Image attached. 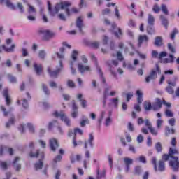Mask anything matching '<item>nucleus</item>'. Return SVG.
<instances>
[{"label": "nucleus", "mask_w": 179, "mask_h": 179, "mask_svg": "<svg viewBox=\"0 0 179 179\" xmlns=\"http://www.w3.org/2000/svg\"><path fill=\"white\" fill-rule=\"evenodd\" d=\"M165 115H166V117H169L170 118H173V117H174V113L169 109H167L165 111Z\"/></svg>", "instance_id": "obj_46"}, {"label": "nucleus", "mask_w": 179, "mask_h": 179, "mask_svg": "<svg viewBox=\"0 0 179 179\" xmlns=\"http://www.w3.org/2000/svg\"><path fill=\"white\" fill-rule=\"evenodd\" d=\"M53 115L57 118H58V117H60L62 121H64L68 127L71 126V120L68 117H66L64 112H60L59 113L57 111H55V113H53Z\"/></svg>", "instance_id": "obj_5"}, {"label": "nucleus", "mask_w": 179, "mask_h": 179, "mask_svg": "<svg viewBox=\"0 0 179 179\" xmlns=\"http://www.w3.org/2000/svg\"><path fill=\"white\" fill-rule=\"evenodd\" d=\"M8 78L10 83H16V82H17L16 77L10 75V74H8Z\"/></svg>", "instance_id": "obj_45"}, {"label": "nucleus", "mask_w": 179, "mask_h": 179, "mask_svg": "<svg viewBox=\"0 0 179 179\" xmlns=\"http://www.w3.org/2000/svg\"><path fill=\"white\" fill-rule=\"evenodd\" d=\"M78 71L80 72V73H85V72H89L90 71V66H83L82 63L78 64Z\"/></svg>", "instance_id": "obj_17"}, {"label": "nucleus", "mask_w": 179, "mask_h": 179, "mask_svg": "<svg viewBox=\"0 0 179 179\" xmlns=\"http://www.w3.org/2000/svg\"><path fill=\"white\" fill-rule=\"evenodd\" d=\"M6 1V6L8 8H10V9H12L13 10H15L16 9V7L15 6V5H13V3H12L10 2V0H5ZM4 0H0V3H3Z\"/></svg>", "instance_id": "obj_25"}, {"label": "nucleus", "mask_w": 179, "mask_h": 179, "mask_svg": "<svg viewBox=\"0 0 179 179\" xmlns=\"http://www.w3.org/2000/svg\"><path fill=\"white\" fill-rule=\"evenodd\" d=\"M71 104H72V110L73 111L71 113V117H73V118H76V117H78V106L76 105V101H75V100H73L71 101Z\"/></svg>", "instance_id": "obj_16"}, {"label": "nucleus", "mask_w": 179, "mask_h": 179, "mask_svg": "<svg viewBox=\"0 0 179 179\" xmlns=\"http://www.w3.org/2000/svg\"><path fill=\"white\" fill-rule=\"evenodd\" d=\"M107 93H108V88H106L103 92V106H106V100L107 99Z\"/></svg>", "instance_id": "obj_47"}, {"label": "nucleus", "mask_w": 179, "mask_h": 179, "mask_svg": "<svg viewBox=\"0 0 179 179\" xmlns=\"http://www.w3.org/2000/svg\"><path fill=\"white\" fill-rule=\"evenodd\" d=\"M136 95H137V101L138 104H142V101H143V94L141 90L136 91Z\"/></svg>", "instance_id": "obj_26"}, {"label": "nucleus", "mask_w": 179, "mask_h": 179, "mask_svg": "<svg viewBox=\"0 0 179 179\" xmlns=\"http://www.w3.org/2000/svg\"><path fill=\"white\" fill-rule=\"evenodd\" d=\"M165 134L166 135V136H169V135H174V134H176V130H174V129H171L169 127H166L165 129Z\"/></svg>", "instance_id": "obj_29"}, {"label": "nucleus", "mask_w": 179, "mask_h": 179, "mask_svg": "<svg viewBox=\"0 0 179 179\" xmlns=\"http://www.w3.org/2000/svg\"><path fill=\"white\" fill-rule=\"evenodd\" d=\"M93 141H94V137L92 134H90V138L88 141H85L84 144L85 149H87V148H93Z\"/></svg>", "instance_id": "obj_11"}, {"label": "nucleus", "mask_w": 179, "mask_h": 179, "mask_svg": "<svg viewBox=\"0 0 179 179\" xmlns=\"http://www.w3.org/2000/svg\"><path fill=\"white\" fill-rule=\"evenodd\" d=\"M3 96L5 97L6 104V106H10L12 103V99H10V96H9V91L8 89H4L3 91Z\"/></svg>", "instance_id": "obj_10"}, {"label": "nucleus", "mask_w": 179, "mask_h": 179, "mask_svg": "<svg viewBox=\"0 0 179 179\" xmlns=\"http://www.w3.org/2000/svg\"><path fill=\"white\" fill-rule=\"evenodd\" d=\"M15 124V117H11L8 122L6 124V127L9 128L10 125H13Z\"/></svg>", "instance_id": "obj_40"}, {"label": "nucleus", "mask_w": 179, "mask_h": 179, "mask_svg": "<svg viewBox=\"0 0 179 179\" xmlns=\"http://www.w3.org/2000/svg\"><path fill=\"white\" fill-rule=\"evenodd\" d=\"M178 80V77L176 76H173V81H171L170 80H169L167 81V84L169 85L166 87V90L167 92V93H169V94H173L174 93V88H173V87H176L177 83L176 82H177Z\"/></svg>", "instance_id": "obj_3"}, {"label": "nucleus", "mask_w": 179, "mask_h": 179, "mask_svg": "<svg viewBox=\"0 0 179 179\" xmlns=\"http://www.w3.org/2000/svg\"><path fill=\"white\" fill-rule=\"evenodd\" d=\"M64 66L62 65V60L59 61V68L57 67L56 70L52 71L51 67L48 68V73L51 78H57L58 74L62 71Z\"/></svg>", "instance_id": "obj_4"}, {"label": "nucleus", "mask_w": 179, "mask_h": 179, "mask_svg": "<svg viewBox=\"0 0 179 179\" xmlns=\"http://www.w3.org/2000/svg\"><path fill=\"white\" fill-rule=\"evenodd\" d=\"M49 146L52 152H55L58 148H59V143H58V140L55 138H50L49 140Z\"/></svg>", "instance_id": "obj_7"}, {"label": "nucleus", "mask_w": 179, "mask_h": 179, "mask_svg": "<svg viewBox=\"0 0 179 179\" xmlns=\"http://www.w3.org/2000/svg\"><path fill=\"white\" fill-rule=\"evenodd\" d=\"M4 152H8L10 156L13 155V149L12 148H8L5 145H1L0 147V156H2Z\"/></svg>", "instance_id": "obj_12"}, {"label": "nucleus", "mask_w": 179, "mask_h": 179, "mask_svg": "<svg viewBox=\"0 0 179 179\" xmlns=\"http://www.w3.org/2000/svg\"><path fill=\"white\" fill-rule=\"evenodd\" d=\"M39 33L43 34V40L45 41H48V40L52 38V37L55 36V33L52 32L50 30H41L39 31Z\"/></svg>", "instance_id": "obj_6"}, {"label": "nucleus", "mask_w": 179, "mask_h": 179, "mask_svg": "<svg viewBox=\"0 0 179 179\" xmlns=\"http://www.w3.org/2000/svg\"><path fill=\"white\" fill-rule=\"evenodd\" d=\"M19 160H20V157H16L13 162V167H14L15 170H16L17 171H20V170L22 169V164L17 163Z\"/></svg>", "instance_id": "obj_14"}, {"label": "nucleus", "mask_w": 179, "mask_h": 179, "mask_svg": "<svg viewBox=\"0 0 179 179\" xmlns=\"http://www.w3.org/2000/svg\"><path fill=\"white\" fill-rule=\"evenodd\" d=\"M38 57L41 59H44V58H45V52L44 50H40L38 53Z\"/></svg>", "instance_id": "obj_57"}, {"label": "nucleus", "mask_w": 179, "mask_h": 179, "mask_svg": "<svg viewBox=\"0 0 179 179\" xmlns=\"http://www.w3.org/2000/svg\"><path fill=\"white\" fill-rule=\"evenodd\" d=\"M162 8L159 6V4H155L152 7V11L154 13H159Z\"/></svg>", "instance_id": "obj_35"}, {"label": "nucleus", "mask_w": 179, "mask_h": 179, "mask_svg": "<svg viewBox=\"0 0 179 179\" xmlns=\"http://www.w3.org/2000/svg\"><path fill=\"white\" fill-rule=\"evenodd\" d=\"M82 97H83V95L82 94H78L77 95V99H79V101H81V106L83 108H86V106L87 104V101L85 99H82Z\"/></svg>", "instance_id": "obj_22"}, {"label": "nucleus", "mask_w": 179, "mask_h": 179, "mask_svg": "<svg viewBox=\"0 0 179 179\" xmlns=\"http://www.w3.org/2000/svg\"><path fill=\"white\" fill-rule=\"evenodd\" d=\"M159 19L162 20V23L164 27H165V29H167V28L169 27V20H167V18H166L164 15H161L159 16Z\"/></svg>", "instance_id": "obj_24"}, {"label": "nucleus", "mask_w": 179, "mask_h": 179, "mask_svg": "<svg viewBox=\"0 0 179 179\" xmlns=\"http://www.w3.org/2000/svg\"><path fill=\"white\" fill-rule=\"evenodd\" d=\"M42 87H43V90L45 94L48 96V94H50V90H48L47 86L45 85H44V84L42 85Z\"/></svg>", "instance_id": "obj_52"}, {"label": "nucleus", "mask_w": 179, "mask_h": 179, "mask_svg": "<svg viewBox=\"0 0 179 179\" xmlns=\"http://www.w3.org/2000/svg\"><path fill=\"white\" fill-rule=\"evenodd\" d=\"M0 167L3 170H8V163L6 162L0 161Z\"/></svg>", "instance_id": "obj_41"}, {"label": "nucleus", "mask_w": 179, "mask_h": 179, "mask_svg": "<svg viewBox=\"0 0 179 179\" xmlns=\"http://www.w3.org/2000/svg\"><path fill=\"white\" fill-rule=\"evenodd\" d=\"M161 9L164 15H169V9H167V6H166V4H162Z\"/></svg>", "instance_id": "obj_38"}, {"label": "nucleus", "mask_w": 179, "mask_h": 179, "mask_svg": "<svg viewBox=\"0 0 179 179\" xmlns=\"http://www.w3.org/2000/svg\"><path fill=\"white\" fill-rule=\"evenodd\" d=\"M76 134H79V135H83V131L79 128H76L74 129V135H76Z\"/></svg>", "instance_id": "obj_63"}, {"label": "nucleus", "mask_w": 179, "mask_h": 179, "mask_svg": "<svg viewBox=\"0 0 179 179\" xmlns=\"http://www.w3.org/2000/svg\"><path fill=\"white\" fill-rule=\"evenodd\" d=\"M162 108V100L157 98L155 102L152 103V110L154 111H157Z\"/></svg>", "instance_id": "obj_13"}, {"label": "nucleus", "mask_w": 179, "mask_h": 179, "mask_svg": "<svg viewBox=\"0 0 179 179\" xmlns=\"http://www.w3.org/2000/svg\"><path fill=\"white\" fill-rule=\"evenodd\" d=\"M78 57V51L74 50L71 55V58L73 61H76V58Z\"/></svg>", "instance_id": "obj_64"}, {"label": "nucleus", "mask_w": 179, "mask_h": 179, "mask_svg": "<svg viewBox=\"0 0 179 179\" xmlns=\"http://www.w3.org/2000/svg\"><path fill=\"white\" fill-rule=\"evenodd\" d=\"M27 99L24 98L22 99V107L23 108H29V103L27 102V100H30L31 99V96H30V94L29 92L26 93Z\"/></svg>", "instance_id": "obj_20"}, {"label": "nucleus", "mask_w": 179, "mask_h": 179, "mask_svg": "<svg viewBox=\"0 0 179 179\" xmlns=\"http://www.w3.org/2000/svg\"><path fill=\"white\" fill-rule=\"evenodd\" d=\"M168 50H169L170 52H172V54H176V48L173 47V45L171 43H168Z\"/></svg>", "instance_id": "obj_48"}, {"label": "nucleus", "mask_w": 179, "mask_h": 179, "mask_svg": "<svg viewBox=\"0 0 179 179\" xmlns=\"http://www.w3.org/2000/svg\"><path fill=\"white\" fill-rule=\"evenodd\" d=\"M157 78V71L156 70H151L150 74L145 78V82L149 83L150 80H155Z\"/></svg>", "instance_id": "obj_8"}, {"label": "nucleus", "mask_w": 179, "mask_h": 179, "mask_svg": "<svg viewBox=\"0 0 179 179\" xmlns=\"http://www.w3.org/2000/svg\"><path fill=\"white\" fill-rule=\"evenodd\" d=\"M151 163L154 166V170L155 171H157V159L155 157H152L151 159Z\"/></svg>", "instance_id": "obj_34"}, {"label": "nucleus", "mask_w": 179, "mask_h": 179, "mask_svg": "<svg viewBox=\"0 0 179 179\" xmlns=\"http://www.w3.org/2000/svg\"><path fill=\"white\" fill-rule=\"evenodd\" d=\"M147 33L148 34H155V28L150 27V26H148L147 27Z\"/></svg>", "instance_id": "obj_50"}, {"label": "nucleus", "mask_w": 179, "mask_h": 179, "mask_svg": "<svg viewBox=\"0 0 179 179\" xmlns=\"http://www.w3.org/2000/svg\"><path fill=\"white\" fill-rule=\"evenodd\" d=\"M29 6V10H28V13H36V8L33 7L31 5L28 4Z\"/></svg>", "instance_id": "obj_56"}, {"label": "nucleus", "mask_w": 179, "mask_h": 179, "mask_svg": "<svg viewBox=\"0 0 179 179\" xmlns=\"http://www.w3.org/2000/svg\"><path fill=\"white\" fill-rule=\"evenodd\" d=\"M150 134H152L154 136H157V134H159V131L155 129V127H150V129H148Z\"/></svg>", "instance_id": "obj_42"}, {"label": "nucleus", "mask_w": 179, "mask_h": 179, "mask_svg": "<svg viewBox=\"0 0 179 179\" xmlns=\"http://www.w3.org/2000/svg\"><path fill=\"white\" fill-rule=\"evenodd\" d=\"M38 155H40V150H37L35 154L31 152L29 156L30 157H38Z\"/></svg>", "instance_id": "obj_58"}, {"label": "nucleus", "mask_w": 179, "mask_h": 179, "mask_svg": "<svg viewBox=\"0 0 179 179\" xmlns=\"http://www.w3.org/2000/svg\"><path fill=\"white\" fill-rule=\"evenodd\" d=\"M106 177V171H103L100 173V169L98 168L96 170V179H101Z\"/></svg>", "instance_id": "obj_28"}, {"label": "nucleus", "mask_w": 179, "mask_h": 179, "mask_svg": "<svg viewBox=\"0 0 179 179\" xmlns=\"http://www.w3.org/2000/svg\"><path fill=\"white\" fill-rule=\"evenodd\" d=\"M113 34L116 37V38H121L123 34L122 30L121 29V28H117V31H115Z\"/></svg>", "instance_id": "obj_32"}, {"label": "nucleus", "mask_w": 179, "mask_h": 179, "mask_svg": "<svg viewBox=\"0 0 179 179\" xmlns=\"http://www.w3.org/2000/svg\"><path fill=\"white\" fill-rule=\"evenodd\" d=\"M44 10L41 8L40 10V13L42 15V20L44 22V23H47L48 22V18H47V15L45 14H43Z\"/></svg>", "instance_id": "obj_37"}, {"label": "nucleus", "mask_w": 179, "mask_h": 179, "mask_svg": "<svg viewBox=\"0 0 179 179\" xmlns=\"http://www.w3.org/2000/svg\"><path fill=\"white\" fill-rule=\"evenodd\" d=\"M76 27L79 29L80 33L81 34H83V30H82V28L83 27V20H82V17H78L76 22Z\"/></svg>", "instance_id": "obj_15"}, {"label": "nucleus", "mask_w": 179, "mask_h": 179, "mask_svg": "<svg viewBox=\"0 0 179 179\" xmlns=\"http://www.w3.org/2000/svg\"><path fill=\"white\" fill-rule=\"evenodd\" d=\"M27 125V127L29 129V131L31 134H34V127H33V124H31V123H28Z\"/></svg>", "instance_id": "obj_62"}, {"label": "nucleus", "mask_w": 179, "mask_h": 179, "mask_svg": "<svg viewBox=\"0 0 179 179\" xmlns=\"http://www.w3.org/2000/svg\"><path fill=\"white\" fill-rule=\"evenodd\" d=\"M98 71L99 73V76L102 80V83L106 85V78H104V75L103 74V71H101V69H100V67H98Z\"/></svg>", "instance_id": "obj_36"}, {"label": "nucleus", "mask_w": 179, "mask_h": 179, "mask_svg": "<svg viewBox=\"0 0 179 179\" xmlns=\"http://www.w3.org/2000/svg\"><path fill=\"white\" fill-rule=\"evenodd\" d=\"M178 30L177 29H174L173 31L171 33L170 38L171 40H174L176 38V34H178Z\"/></svg>", "instance_id": "obj_44"}, {"label": "nucleus", "mask_w": 179, "mask_h": 179, "mask_svg": "<svg viewBox=\"0 0 179 179\" xmlns=\"http://www.w3.org/2000/svg\"><path fill=\"white\" fill-rule=\"evenodd\" d=\"M133 97H134L133 92H129V93L126 94V100L127 102H129Z\"/></svg>", "instance_id": "obj_49"}, {"label": "nucleus", "mask_w": 179, "mask_h": 179, "mask_svg": "<svg viewBox=\"0 0 179 179\" xmlns=\"http://www.w3.org/2000/svg\"><path fill=\"white\" fill-rule=\"evenodd\" d=\"M148 23L150 26L155 24V17L152 14H148Z\"/></svg>", "instance_id": "obj_30"}, {"label": "nucleus", "mask_w": 179, "mask_h": 179, "mask_svg": "<svg viewBox=\"0 0 179 179\" xmlns=\"http://www.w3.org/2000/svg\"><path fill=\"white\" fill-rule=\"evenodd\" d=\"M171 145L173 146V148H176L177 146V138H176V137L172 138Z\"/></svg>", "instance_id": "obj_54"}, {"label": "nucleus", "mask_w": 179, "mask_h": 179, "mask_svg": "<svg viewBox=\"0 0 179 179\" xmlns=\"http://www.w3.org/2000/svg\"><path fill=\"white\" fill-rule=\"evenodd\" d=\"M123 162L126 166V172L128 173L131 170V165L134 164V159L129 157L123 158Z\"/></svg>", "instance_id": "obj_9"}, {"label": "nucleus", "mask_w": 179, "mask_h": 179, "mask_svg": "<svg viewBox=\"0 0 179 179\" xmlns=\"http://www.w3.org/2000/svg\"><path fill=\"white\" fill-rule=\"evenodd\" d=\"M67 86L71 89H73V87H75V83L72 80H68Z\"/></svg>", "instance_id": "obj_51"}, {"label": "nucleus", "mask_w": 179, "mask_h": 179, "mask_svg": "<svg viewBox=\"0 0 179 179\" xmlns=\"http://www.w3.org/2000/svg\"><path fill=\"white\" fill-rule=\"evenodd\" d=\"M15 47H16L15 44H13L10 48H6V45H3L2 46H0V52H2V50H4L6 52H13V51H15Z\"/></svg>", "instance_id": "obj_18"}, {"label": "nucleus", "mask_w": 179, "mask_h": 179, "mask_svg": "<svg viewBox=\"0 0 179 179\" xmlns=\"http://www.w3.org/2000/svg\"><path fill=\"white\" fill-rule=\"evenodd\" d=\"M164 57H167V52L162 51L159 53L158 59H162V58H164Z\"/></svg>", "instance_id": "obj_61"}, {"label": "nucleus", "mask_w": 179, "mask_h": 179, "mask_svg": "<svg viewBox=\"0 0 179 179\" xmlns=\"http://www.w3.org/2000/svg\"><path fill=\"white\" fill-rule=\"evenodd\" d=\"M149 41V38L146 35H141L138 38V47H141L143 43H148Z\"/></svg>", "instance_id": "obj_19"}, {"label": "nucleus", "mask_w": 179, "mask_h": 179, "mask_svg": "<svg viewBox=\"0 0 179 179\" xmlns=\"http://www.w3.org/2000/svg\"><path fill=\"white\" fill-rule=\"evenodd\" d=\"M34 68L36 75H41V72H43V65L34 63Z\"/></svg>", "instance_id": "obj_21"}, {"label": "nucleus", "mask_w": 179, "mask_h": 179, "mask_svg": "<svg viewBox=\"0 0 179 179\" xmlns=\"http://www.w3.org/2000/svg\"><path fill=\"white\" fill-rule=\"evenodd\" d=\"M144 108H145V111H150V110H152V108H153L152 103L145 102L144 103Z\"/></svg>", "instance_id": "obj_33"}, {"label": "nucleus", "mask_w": 179, "mask_h": 179, "mask_svg": "<svg viewBox=\"0 0 179 179\" xmlns=\"http://www.w3.org/2000/svg\"><path fill=\"white\" fill-rule=\"evenodd\" d=\"M142 166H136L134 168V171L133 172L134 176H141L142 174Z\"/></svg>", "instance_id": "obj_27"}, {"label": "nucleus", "mask_w": 179, "mask_h": 179, "mask_svg": "<svg viewBox=\"0 0 179 179\" xmlns=\"http://www.w3.org/2000/svg\"><path fill=\"white\" fill-rule=\"evenodd\" d=\"M154 44L156 45V47H162V45H163V38H162V36L155 37Z\"/></svg>", "instance_id": "obj_23"}, {"label": "nucleus", "mask_w": 179, "mask_h": 179, "mask_svg": "<svg viewBox=\"0 0 179 179\" xmlns=\"http://www.w3.org/2000/svg\"><path fill=\"white\" fill-rule=\"evenodd\" d=\"M162 125H163V120L162 119H158L157 120V128L158 129H160V128H162Z\"/></svg>", "instance_id": "obj_53"}, {"label": "nucleus", "mask_w": 179, "mask_h": 179, "mask_svg": "<svg viewBox=\"0 0 179 179\" xmlns=\"http://www.w3.org/2000/svg\"><path fill=\"white\" fill-rule=\"evenodd\" d=\"M145 127H147L148 129H150V128H152V123L150 121H149V119H147L145 120Z\"/></svg>", "instance_id": "obj_59"}, {"label": "nucleus", "mask_w": 179, "mask_h": 179, "mask_svg": "<svg viewBox=\"0 0 179 179\" xmlns=\"http://www.w3.org/2000/svg\"><path fill=\"white\" fill-rule=\"evenodd\" d=\"M43 166H44L43 161L39 159V162L34 164V169L35 170H41V169H43Z\"/></svg>", "instance_id": "obj_31"}, {"label": "nucleus", "mask_w": 179, "mask_h": 179, "mask_svg": "<svg viewBox=\"0 0 179 179\" xmlns=\"http://www.w3.org/2000/svg\"><path fill=\"white\" fill-rule=\"evenodd\" d=\"M89 45L92 48L97 49V48H99L100 43H99V42L95 41V42L90 43Z\"/></svg>", "instance_id": "obj_43"}, {"label": "nucleus", "mask_w": 179, "mask_h": 179, "mask_svg": "<svg viewBox=\"0 0 179 179\" xmlns=\"http://www.w3.org/2000/svg\"><path fill=\"white\" fill-rule=\"evenodd\" d=\"M178 153L179 152L178 149L170 148L168 154H164L162 155V160L159 161L158 170L159 171H164V170H166L164 162H167V160H169L171 158L172 159L169 161L170 167L172 169L173 171H178V157L174 156L175 155H178Z\"/></svg>", "instance_id": "obj_1"}, {"label": "nucleus", "mask_w": 179, "mask_h": 179, "mask_svg": "<svg viewBox=\"0 0 179 179\" xmlns=\"http://www.w3.org/2000/svg\"><path fill=\"white\" fill-rule=\"evenodd\" d=\"M71 6H72V3L69 1H62L60 3H57L55 6V8H52V7L51 6V3L50 1H48V9L51 16L56 15L57 13H59V10H61V9L62 10H65L66 16H71V10L69 9V7Z\"/></svg>", "instance_id": "obj_2"}, {"label": "nucleus", "mask_w": 179, "mask_h": 179, "mask_svg": "<svg viewBox=\"0 0 179 179\" xmlns=\"http://www.w3.org/2000/svg\"><path fill=\"white\" fill-rule=\"evenodd\" d=\"M61 160H62V156L61 155H57L55 157V159H53V162L55 163H59V162H61Z\"/></svg>", "instance_id": "obj_60"}, {"label": "nucleus", "mask_w": 179, "mask_h": 179, "mask_svg": "<svg viewBox=\"0 0 179 179\" xmlns=\"http://www.w3.org/2000/svg\"><path fill=\"white\" fill-rule=\"evenodd\" d=\"M155 149L158 153H160V152L163 150V147L162 146V143H160V142H157L155 144Z\"/></svg>", "instance_id": "obj_39"}, {"label": "nucleus", "mask_w": 179, "mask_h": 179, "mask_svg": "<svg viewBox=\"0 0 179 179\" xmlns=\"http://www.w3.org/2000/svg\"><path fill=\"white\" fill-rule=\"evenodd\" d=\"M112 104H113L114 107L117 108L118 107V98H114L111 100Z\"/></svg>", "instance_id": "obj_55"}]
</instances>
